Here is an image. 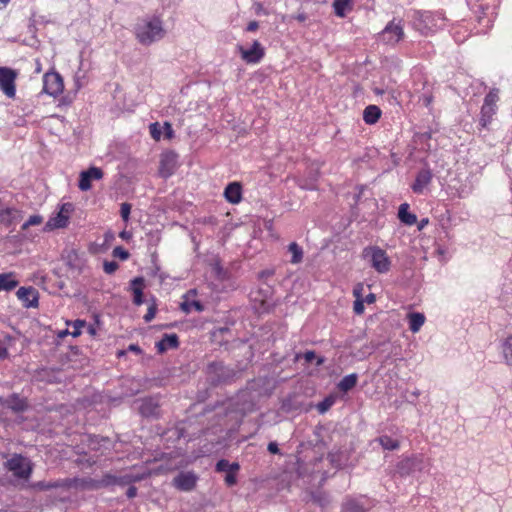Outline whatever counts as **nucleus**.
<instances>
[{
  "mask_svg": "<svg viewBox=\"0 0 512 512\" xmlns=\"http://www.w3.org/2000/svg\"><path fill=\"white\" fill-rule=\"evenodd\" d=\"M499 93L500 90L498 88H492L484 97L479 118V124L483 128L488 127L498 111Z\"/></svg>",
  "mask_w": 512,
  "mask_h": 512,
  "instance_id": "423d86ee",
  "label": "nucleus"
},
{
  "mask_svg": "<svg viewBox=\"0 0 512 512\" xmlns=\"http://www.w3.org/2000/svg\"><path fill=\"white\" fill-rule=\"evenodd\" d=\"M379 443L383 449L393 451L397 450L400 446L399 441L391 438L388 435H383L379 437Z\"/></svg>",
  "mask_w": 512,
  "mask_h": 512,
  "instance_id": "72a5a7b5",
  "label": "nucleus"
},
{
  "mask_svg": "<svg viewBox=\"0 0 512 512\" xmlns=\"http://www.w3.org/2000/svg\"><path fill=\"white\" fill-rule=\"evenodd\" d=\"M242 59L247 61L248 63H256L259 62L263 55V48L260 43L255 41L250 48H240Z\"/></svg>",
  "mask_w": 512,
  "mask_h": 512,
  "instance_id": "6ab92c4d",
  "label": "nucleus"
},
{
  "mask_svg": "<svg viewBox=\"0 0 512 512\" xmlns=\"http://www.w3.org/2000/svg\"><path fill=\"white\" fill-rule=\"evenodd\" d=\"M429 223L428 218H422L419 222H417V228L419 231L423 230Z\"/></svg>",
  "mask_w": 512,
  "mask_h": 512,
  "instance_id": "4d7b16f0",
  "label": "nucleus"
},
{
  "mask_svg": "<svg viewBox=\"0 0 512 512\" xmlns=\"http://www.w3.org/2000/svg\"><path fill=\"white\" fill-rule=\"evenodd\" d=\"M398 218L403 224L408 226H412L417 223V216L409 212L408 203H403L399 206Z\"/></svg>",
  "mask_w": 512,
  "mask_h": 512,
  "instance_id": "b1692460",
  "label": "nucleus"
},
{
  "mask_svg": "<svg viewBox=\"0 0 512 512\" xmlns=\"http://www.w3.org/2000/svg\"><path fill=\"white\" fill-rule=\"evenodd\" d=\"M139 411L144 417H154L159 413V404L153 398H145L142 400Z\"/></svg>",
  "mask_w": 512,
  "mask_h": 512,
  "instance_id": "4be33fe9",
  "label": "nucleus"
},
{
  "mask_svg": "<svg viewBox=\"0 0 512 512\" xmlns=\"http://www.w3.org/2000/svg\"><path fill=\"white\" fill-rule=\"evenodd\" d=\"M64 90V83L62 76L55 72H46L43 76V92L46 94L57 97Z\"/></svg>",
  "mask_w": 512,
  "mask_h": 512,
  "instance_id": "6e6552de",
  "label": "nucleus"
},
{
  "mask_svg": "<svg viewBox=\"0 0 512 512\" xmlns=\"http://www.w3.org/2000/svg\"><path fill=\"white\" fill-rule=\"evenodd\" d=\"M179 346V339L175 333L164 334L162 339L156 343L159 353H164L168 349H176Z\"/></svg>",
  "mask_w": 512,
  "mask_h": 512,
  "instance_id": "412c9836",
  "label": "nucleus"
},
{
  "mask_svg": "<svg viewBox=\"0 0 512 512\" xmlns=\"http://www.w3.org/2000/svg\"><path fill=\"white\" fill-rule=\"evenodd\" d=\"M403 35L404 32L401 21H398L397 23L392 21L382 31L381 38L386 43L395 44L402 39Z\"/></svg>",
  "mask_w": 512,
  "mask_h": 512,
  "instance_id": "ddd939ff",
  "label": "nucleus"
},
{
  "mask_svg": "<svg viewBox=\"0 0 512 512\" xmlns=\"http://www.w3.org/2000/svg\"><path fill=\"white\" fill-rule=\"evenodd\" d=\"M213 270H214V272H215L216 276H217L219 279H221V280L225 279V277H226V272L224 271V269H223L219 264H216V265L213 267Z\"/></svg>",
  "mask_w": 512,
  "mask_h": 512,
  "instance_id": "864d4df0",
  "label": "nucleus"
},
{
  "mask_svg": "<svg viewBox=\"0 0 512 512\" xmlns=\"http://www.w3.org/2000/svg\"><path fill=\"white\" fill-rule=\"evenodd\" d=\"M136 39L142 45H150L165 35L162 21L157 17L139 19L134 26Z\"/></svg>",
  "mask_w": 512,
  "mask_h": 512,
  "instance_id": "f257e3e1",
  "label": "nucleus"
},
{
  "mask_svg": "<svg viewBox=\"0 0 512 512\" xmlns=\"http://www.w3.org/2000/svg\"><path fill=\"white\" fill-rule=\"evenodd\" d=\"M3 466L12 473L15 480L23 482H27L31 478L34 469L33 462L28 457L18 453L12 454Z\"/></svg>",
  "mask_w": 512,
  "mask_h": 512,
  "instance_id": "7ed1b4c3",
  "label": "nucleus"
},
{
  "mask_svg": "<svg viewBox=\"0 0 512 512\" xmlns=\"http://www.w3.org/2000/svg\"><path fill=\"white\" fill-rule=\"evenodd\" d=\"M289 252L292 254L291 263L298 264L303 259V249L296 243L292 242L288 246Z\"/></svg>",
  "mask_w": 512,
  "mask_h": 512,
  "instance_id": "f704fd0d",
  "label": "nucleus"
},
{
  "mask_svg": "<svg viewBox=\"0 0 512 512\" xmlns=\"http://www.w3.org/2000/svg\"><path fill=\"white\" fill-rule=\"evenodd\" d=\"M102 486V482L92 478H65L63 479V489L71 488L80 490H97Z\"/></svg>",
  "mask_w": 512,
  "mask_h": 512,
  "instance_id": "9b49d317",
  "label": "nucleus"
},
{
  "mask_svg": "<svg viewBox=\"0 0 512 512\" xmlns=\"http://www.w3.org/2000/svg\"><path fill=\"white\" fill-rule=\"evenodd\" d=\"M19 282L15 279L13 273H2L0 274V292L1 291H12L18 286Z\"/></svg>",
  "mask_w": 512,
  "mask_h": 512,
  "instance_id": "393cba45",
  "label": "nucleus"
},
{
  "mask_svg": "<svg viewBox=\"0 0 512 512\" xmlns=\"http://www.w3.org/2000/svg\"><path fill=\"white\" fill-rule=\"evenodd\" d=\"M299 22H304L307 19V15L305 13H299L296 16H293Z\"/></svg>",
  "mask_w": 512,
  "mask_h": 512,
  "instance_id": "680f3d73",
  "label": "nucleus"
},
{
  "mask_svg": "<svg viewBox=\"0 0 512 512\" xmlns=\"http://www.w3.org/2000/svg\"><path fill=\"white\" fill-rule=\"evenodd\" d=\"M423 100H424V103H425V106H429L432 102V96H424L423 97Z\"/></svg>",
  "mask_w": 512,
  "mask_h": 512,
  "instance_id": "0e129e2a",
  "label": "nucleus"
},
{
  "mask_svg": "<svg viewBox=\"0 0 512 512\" xmlns=\"http://www.w3.org/2000/svg\"><path fill=\"white\" fill-rule=\"evenodd\" d=\"M7 402L8 407H10L16 412L23 411L26 408V403L22 399L18 398L16 395H12L11 400Z\"/></svg>",
  "mask_w": 512,
  "mask_h": 512,
  "instance_id": "58836bf2",
  "label": "nucleus"
},
{
  "mask_svg": "<svg viewBox=\"0 0 512 512\" xmlns=\"http://www.w3.org/2000/svg\"><path fill=\"white\" fill-rule=\"evenodd\" d=\"M381 116V110L375 105H369L364 109L363 119L367 124H375Z\"/></svg>",
  "mask_w": 512,
  "mask_h": 512,
  "instance_id": "cd10ccee",
  "label": "nucleus"
},
{
  "mask_svg": "<svg viewBox=\"0 0 512 512\" xmlns=\"http://www.w3.org/2000/svg\"><path fill=\"white\" fill-rule=\"evenodd\" d=\"M156 311H157V308L155 305H151L149 308H148V311L147 313L144 315L143 319L146 323L152 321L156 315Z\"/></svg>",
  "mask_w": 512,
  "mask_h": 512,
  "instance_id": "09e8293b",
  "label": "nucleus"
},
{
  "mask_svg": "<svg viewBox=\"0 0 512 512\" xmlns=\"http://www.w3.org/2000/svg\"><path fill=\"white\" fill-rule=\"evenodd\" d=\"M240 465L238 462L230 463L227 459H220L215 466L217 472H238Z\"/></svg>",
  "mask_w": 512,
  "mask_h": 512,
  "instance_id": "7c9ffc66",
  "label": "nucleus"
},
{
  "mask_svg": "<svg viewBox=\"0 0 512 512\" xmlns=\"http://www.w3.org/2000/svg\"><path fill=\"white\" fill-rule=\"evenodd\" d=\"M258 26L259 25L257 21H251L247 26V30L250 32L256 31L258 29Z\"/></svg>",
  "mask_w": 512,
  "mask_h": 512,
  "instance_id": "bf43d9fd",
  "label": "nucleus"
},
{
  "mask_svg": "<svg viewBox=\"0 0 512 512\" xmlns=\"http://www.w3.org/2000/svg\"><path fill=\"white\" fill-rule=\"evenodd\" d=\"M130 236H131V234H130L129 232H127V231H122V232L120 233V237H121L122 239H126V240H127V239H129V238H130Z\"/></svg>",
  "mask_w": 512,
  "mask_h": 512,
  "instance_id": "338daca9",
  "label": "nucleus"
},
{
  "mask_svg": "<svg viewBox=\"0 0 512 512\" xmlns=\"http://www.w3.org/2000/svg\"><path fill=\"white\" fill-rule=\"evenodd\" d=\"M502 353L506 363L512 366V336L507 337L502 343Z\"/></svg>",
  "mask_w": 512,
  "mask_h": 512,
  "instance_id": "c9c22d12",
  "label": "nucleus"
},
{
  "mask_svg": "<svg viewBox=\"0 0 512 512\" xmlns=\"http://www.w3.org/2000/svg\"><path fill=\"white\" fill-rule=\"evenodd\" d=\"M113 255L115 257H119L121 260H126L129 258V252L127 250H125L123 247L121 246H117L113 249Z\"/></svg>",
  "mask_w": 512,
  "mask_h": 512,
  "instance_id": "de8ad7c7",
  "label": "nucleus"
},
{
  "mask_svg": "<svg viewBox=\"0 0 512 512\" xmlns=\"http://www.w3.org/2000/svg\"><path fill=\"white\" fill-rule=\"evenodd\" d=\"M353 293H354V296L356 297V300L354 301L353 309L357 315H360L364 312V300H362L360 298V292L358 289L355 288Z\"/></svg>",
  "mask_w": 512,
  "mask_h": 512,
  "instance_id": "ea45409f",
  "label": "nucleus"
},
{
  "mask_svg": "<svg viewBox=\"0 0 512 512\" xmlns=\"http://www.w3.org/2000/svg\"><path fill=\"white\" fill-rule=\"evenodd\" d=\"M22 218V213L15 207H7L0 200V223L4 226H11L18 223Z\"/></svg>",
  "mask_w": 512,
  "mask_h": 512,
  "instance_id": "dca6fc26",
  "label": "nucleus"
},
{
  "mask_svg": "<svg viewBox=\"0 0 512 512\" xmlns=\"http://www.w3.org/2000/svg\"><path fill=\"white\" fill-rule=\"evenodd\" d=\"M198 475L193 471H181L172 480V485L179 491L190 492L195 489Z\"/></svg>",
  "mask_w": 512,
  "mask_h": 512,
  "instance_id": "9d476101",
  "label": "nucleus"
},
{
  "mask_svg": "<svg viewBox=\"0 0 512 512\" xmlns=\"http://www.w3.org/2000/svg\"><path fill=\"white\" fill-rule=\"evenodd\" d=\"M430 465L429 460L421 454L403 456L395 465L394 475L406 478L408 476H413L416 472H427Z\"/></svg>",
  "mask_w": 512,
  "mask_h": 512,
  "instance_id": "f03ea898",
  "label": "nucleus"
},
{
  "mask_svg": "<svg viewBox=\"0 0 512 512\" xmlns=\"http://www.w3.org/2000/svg\"><path fill=\"white\" fill-rule=\"evenodd\" d=\"M432 172L430 169H421L415 178L414 183L411 185V189L416 194H422L424 189L431 183Z\"/></svg>",
  "mask_w": 512,
  "mask_h": 512,
  "instance_id": "a211bd4d",
  "label": "nucleus"
},
{
  "mask_svg": "<svg viewBox=\"0 0 512 512\" xmlns=\"http://www.w3.org/2000/svg\"><path fill=\"white\" fill-rule=\"evenodd\" d=\"M70 332H71V331H69V330H67V329H66V330H62V331H60V332L58 333V337H59V338H64L66 335H70Z\"/></svg>",
  "mask_w": 512,
  "mask_h": 512,
  "instance_id": "69168bd1",
  "label": "nucleus"
},
{
  "mask_svg": "<svg viewBox=\"0 0 512 512\" xmlns=\"http://www.w3.org/2000/svg\"><path fill=\"white\" fill-rule=\"evenodd\" d=\"M87 330H88V333L91 334V335H94L96 333V330H95V328L93 326H89L87 328Z\"/></svg>",
  "mask_w": 512,
  "mask_h": 512,
  "instance_id": "774afa93",
  "label": "nucleus"
},
{
  "mask_svg": "<svg viewBox=\"0 0 512 512\" xmlns=\"http://www.w3.org/2000/svg\"><path fill=\"white\" fill-rule=\"evenodd\" d=\"M180 308L185 313H190L193 310L197 311V312L204 311V305L200 301H198V300H188V299H185L181 303Z\"/></svg>",
  "mask_w": 512,
  "mask_h": 512,
  "instance_id": "473e14b6",
  "label": "nucleus"
},
{
  "mask_svg": "<svg viewBox=\"0 0 512 512\" xmlns=\"http://www.w3.org/2000/svg\"><path fill=\"white\" fill-rule=\"evenodd\" d=\"M7 356H8V350L0 341V359H5Z\"/></svg>",
  "mask_w": 512,
  "mask_h": 512,
  "instance_id": "13d9d810",
  "label": "nucleus"
},
{
  "mask_svg": "<svg viewBox=\"0 0 512 512\" xmlns=\"http://www.w3.org/2000/svg\"><path fill=\"white\" fill-rule=\"evenodd\" d=\"M149 129H150L151 137L156 141L160 140L162 132H163L162 131L163 128L160 126V124L158 122L151 123Z\"/></svg>",
  "mask_w": 512,
  "mask_h": 512,
  "instance_id": "79ce46f5",
  "label": "nucleus"
},
{
  "mask_svg": "<svg viewBox=\"0 0 512 512\" xmlns=\"http://www.w3.org/2000/svg\"><path fill=\"white\" fill-rule=\"evenodd\" d=\"M73 210L74 206L72 203H63L58 213L47 221L46 229L53 230L67 227L70 214Z\"/></svg>",
  "mask_w": 512,
  "mask_h": 512,
  "instance_id": "1a4fd4ad",
  "label": "nucleus"
},
{
  "mask_svg": "<svg viewBox=\"0 0 512 512\" xmlns=\"http://www.w3.org/2000/svg\"><path fill=\"white\" fill-rule=\"evenodd\" d=\"M163 133L165 135V138H167V139H171L174 136V131H173L172 125L170 123H168V122L164 123Z\"/></svg>",
  "mask_w": 512,
  "mask_h": 512,
  "instance_id": "603ef678",
  "label": "nucleus"
},
{
  "mask_svg": "<svg viewBox=\"0 0 512 512\" xmlns=\"http://www.w3.org/2000/svg\"><path fill=\"white\" fill-rule=\"evenodd\" d=\"M224 196L226 200L232 204L239 203L242 199V187L240 183H229L224 190Z\"/></svg>",
  "mask_w": 512,
  "mask_h": 512,
  "instance_id": "aec40b11",
  "label": "nucleus"
},
{
  "mask_svg": "<svg viewBox=\"0 0 512 512\" xmlns=\"http://www.w3.org/2000/svg\"><path fill=\"white\" fill-rule=\"evenodd\" d=\"M236 473L237 472L226 473L225 483L227 486H233L236 484V482H237Z\"/></svg>",
  "mask_w": 512,
  "mask_h": 512,
  "instance_id": "3c124183",
  "label": "nucleus"
},
{
  "mask_svg": "<svg viewBox=\"0 0 512 512\" xmlns=\"http://www.w3.org/2000/svg\"><path fill=\"white\" fill-rule=\"evenodd\" d=\"M18 299L26 308L38 307L39 293L34 287H20L16 293Z\"/></svg>",
  "mask_w": 512,
  "mask_h": 512,
  "instance_id": "2eb2a0df",
  "label": "nucleus"
},
{
  "mask_svg": "<svg viewBox=\"0 0 512 512\" xmlns=\"http://www.w3.org/2000/svg\"><path fill=\"white\" fill-rule=\"evenodd\" d=\"M43 221L42 216L40 215H31L28 220L22 225V230H26L30 226H35L41 224Z\"/></svg>",
  "mask_w": 512,
  "mask_h": 512,
  "instance_id": "c03bdc74",
  "label": "nucleus"
},
{
  "mask_svg": "<svg viewBox=\"0 0 512 512\" xmlns=\"http://www.w3.org/2000/svg\"><path fill=\"white\" fill-rule=\"evenodd\" d=\"M137 495V488L135 486H130L126 491V496L128 498H133Z\"/></svg>",
  "mask_w": 512,
  "mask_h": 512,
  "instance_id": "6e6d98bb",
  "label": "nucleus"
},
{
  "mask_svg": "<svg viewBox=\"0 0 512 512\" xmlns=\"http://www.w3.org/2000/svg\"><path fill=\"white\" fill-rule=\"evenodd\" d=\"M351 0H335L333 3L334 12L338 17H344L346 9L350 6Z\"/></svg>",
  "mask_w": 512,
  "mask_h": 512,
  "instance_id": "4c0bfd02",
  "label": "nucleus"
},
{
  "mask_svg": "<svg viewBox=\"0 0 512 512\" xmlns=\"http://www.w3.org/2000/svg\"><path fill=\"white\" fill-rule=\"evenodd\" d=\"M131 213V204L124 202L120 207V215L124 222H128Z\"/></svg>",
  "mask_w": 512,
  "mask_h": 512,
  "instance_id": "a18cd8bd",
  "label": "nucleus"
},
{
  "mask_svg": "<svg viewBox=\"0 0 512 512\" xmlns=\"http://www.w3.org/2000/svg\"><path fill=\"white\" fill-rule=\"evenodd\" d=\"M118 267L119 265L116 261H105L103 264V270L107 274H113Z\"/></svg>",
  "mask_w": 512,
  "mask_h": 512,
  "instance_id": "49530a36",
  "label": "nucleus"
},
{
  "mask_svg": "<svg viewBox=\"0 0 512 512\" xmlns=\"http://www.w3.org/2000/svg\"><path fill=\"white\" fill-rule=\"evenodd\" d=\"M310 496L311 500L321 508H326L330 504V498L328 494L323 491H312Z\"/></svg>",
  "mask_w": 512,
  "mask_h": 512,
  "instance_id": "2f4dec72",
  "label": "nucleus"
},
{
  "mask_svg": "<svg viewBox=\"0 0 512 512\" xmlns=\"http://www.w3.org/2000/svg\"><path fill=\"white\" fill-rule=\"evenodd\" d=\"M267 449H268V451L271 454H278V453H280V450L278 448V444L276 442H273V441L268 444Z\"/></svg>",
  "mask_w": 512,
  "mask_h": 512,
  "instance_id": "5fc2aeb1",
  "label": "nucleus"
},
{
  "mask_svg": "<svg viewBox=\"0 0 512 512\" xmlns=\"http://www.w3.org/2000/svg\"><path fill=\"white\" fill-rule=\"evenodd\" d=\"M177 167V154L170 151L163 153L160 159L159 173L163 178L170 177Z\"/></svg>",
  "mask_w": 512,
  "mask_h": 512,
  "instance_id": "4468645a",
  "label": "nucleus"
},
{
  "mask_svg": "<svg viewBox=\"0 0 512 512\" xmlns=\"http://www.w3.org/2000/svg\"><path fill=\"white\" fill-rule=\"evenodd\" d=\"M362 256L368 259L370 266L379 274L388 273L391 269V260L386 251L379 246H368L363 249Z\"/></svg>",
  "mask_w": 512,
  "mask_h": 512,
  "instance_id": "39448f33",
  "label": "nucleus"
},
{
  "mask_svg": "<svg viewBox=\"0 0 512 512\" xmlns=\"http://www.w3.org/2000/svg\"><path fill=\"white\" fill-rule=\"evenodd\" d=\"M375 300H376V296H375V294H373V293H369V294L365 297L364 302H366V303H368V304H372V303H374V302H375Z\"/></svg>",
  "mask_w": 512,
  "mask_h": 512,
  "instance_id": "052dcab7",
  "label": "nucleus"
},
{
  "mask_svg": "<svg viewBox=\"0 0 512 512\" xmlns=\"http://www.w3.org/2000/svg\"><path fill=\"white\" fill-rule=\"evenodd\" d=\"M265 285V287H261L258 289L254 296V300L260 302L259 309L262 312H269L272 307V302L270 301V299L273 294V288L271 285L267 283Z\"/></svg>",
  "mask_w": 512,
  "mask_h": 512,
  "instance_id": "f3484780",
  "label": "nucleus"
},
{
  "mask_svg": "<svg viewBox=\"0 0 512 512\" xmlns=\"http://www.w3.org/2000/svg\"><path fill=\"white\" fill-rule=\"evenodd\" d=\"M275 271L273 269H265L259 272L258 278L259 280L263 281L264 284H266V280L269 277H272L274 275Z\"/></svg>",
  "mask_w": 512,
  "mask_h": 512,
  "instance_id": "8fccbe9b",
  "label": "nucleus"
},
{
  "mask_svg": "<svg viewBox=\"0 0 512 512\" xmlns=\"http://www.w3.org/2000/svg\"><path fill=\"white\" fill-rule=\"evenodd\" d=\"M128 349L138 354L141 353L140 347L136 344H131Z\"/></svg>",
  "mask_w": 512,
  "mask_h": 512,
  "instance_id": "e2e57ef3",
  "label": "nucleus"
},
{
  "mask_svg": "<svg viewBox=\"0 0 512 512\" xmlns=\"http://www.w3.org/2000/svg\"><path fill=\"white\" fill-rule=\"evenodd\" d=\"M342 512H366V509L359 500L346 498L342 503Z\"/></svg>",
  "mask_w": 512,
  "mask_h": 512,
  "instance_id": "c756f323",
  "label": "nucleus"
},
{
  "mask_svg": "<svg viewBox=\"0 0 512 512\" xmlns=\"http://www.w3.org/2000/svg\"><path fill=\"white\" fill-rule=\"evenodd\" d=\"M102 178L103 171L98 167L92 166L80 173L78 187L81 191H88L92 187V180H100Z\"/></svg>",
  "mask_w": 512,
  "mask_h": 512,
  "instance_id": "f8f14e48",
  "label": "nucleus"
},
{
  "mask_svg": "<svg viewBox=\"0 0 512 512\" xmlns=\"http://www.w3.org/2000/svg\"><path fill=\"white\" fill-rule=\"evenodd\" d=\"M297 359L303 358L306 363H311L314 359H316V365L320 366L325 362L324 357H316V354L312 350H308L303 354H298L296 356Z\"/></svg>",
  "mask_w": 512,
  "mask_h": 512,
  "instance_id": "e433bc0d",
  "label": "nucleus"
},
{
  "mask_svg": "<svg viewBox=\"0 0 512 512\" xmlns=\"http://www.w3.org/2000/svg\"><path fill=\"white\" fill-rule=\"evenodd\" d=\"M17 76L18 72L16 70L7 66H0V90L10 99H14L16 96L15 81Z\"/></svg>",
  "mask_w": 512,
  "mask_h": 512,
  "instance_id": "0eeeda50",
  "label": "nucleus"
},
{
  "mask_svg": "<svg viewBox=\"0 0 512 512\" xmlns=\"http://www.w3.org/2000/svg\"><path fill=\"white\" fill-rule=\"evenodd\" d=\"M409 329L411 332H418L425 322V316L419 312H413L408 315Z\"/></svg>",
  "mask_w": 512,
  "mask_h": 512,
  "instance_id": "c85d7f7f",
  "label": "nucleus"
},
{
  "mask_svg": "<svg viewBox=\"0 0 512 512\" xmlns=\"http://www.w3.org/2000/svg\"><path fill=\"white\" fill-rule=\"evenodd\" d=\"M72 330L70 335L74 338L78 337L82 333V328L86 326V322L84 320L77 319L71 323Z\"/></svg>",
  "mask_w": 512,
  "mask_h": 512,
  "instance_id": "a19ab883",
  "label": "nucleus"
},
{
  "mask_svg": "<svg viewBox=\"0 0 512 512\" xmlns=\"http://www.w3.org/2000/svg\"><path fill=\"white\" fill-rule=\"evenodd\" d=\"M333 403L334 400L331 397H327L318 403L317 410L319 411V413L323 414L330 409Z\"/></svg>",
  "mask_w": 512,
  "mask_h": 512,
  "instance_id": "37998d69",
  "label": "nucleus"
},
{
  "mask_svg": "<svg viewBox=\"0 0 512 512\" xmlns=\"http://www.w3.org/2000/svg\"><path fill=\"white\" fill-rule=\"evenodd\" d=\"M357 381L358 375L356 373L346 375L337 384V388L339 389V391L347 393L356 386Z\"/></svg>",
  "mask_w": 512,
  "mask_h": 512,
  "instance_id": "bb28decb",
  "label": "nucleus"
},
{
  "mask_svg": "<svg viewBox=\"0 0 512 512\" xmlns=\"http://www.w3.org/2000/svg\"><path fill=\"white\" fill-rule=\"evenodd\" d=\"M144 278L136 277L131 281V290L133 292V303L137 306L143 304Z\"/></svg>",
  "mask_w": 512,
  "mask_h": 512,
  "instance_id": "5701e85b",
  "label": "nucleus"
},
{
  "mask_svg": "<svg viewBox=\"0 0 512 512\" xmlns=\"http://www.w3.org/2000/svg\"><path fill=\"white\" fill-rule=\"evenodd\" d=\"M31 488L38 491H48L51 489H63V479L55 481H37L31 485Z\"/></svg>",
  "mask_w": 512,
  "mask_h": 512,
  "instance_id": "a878e982",
  "label": "nucleus"
},
{
  "mask_svg": "<svg viewBox=\"0 0 512 512\" xmlns=\"http://www.w3.org/2000/svg\"><path fill=\"white\" fill-rule=\"evenodd\" d=\"M205 373L207 380L212 386L229 384L234 381L237 375V372L233 368L224 365L221 361H212L208 363Z\"/></svg>",
  "mask_w": 512,
  "mask_h": 512,
  "instance_id": "20e7f679",
  "label": "nucleus"
}]
</instances>
